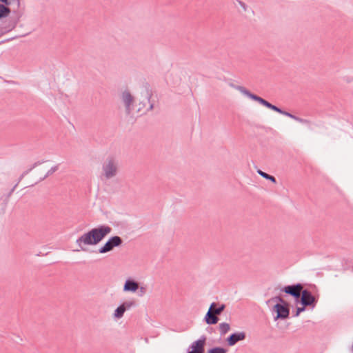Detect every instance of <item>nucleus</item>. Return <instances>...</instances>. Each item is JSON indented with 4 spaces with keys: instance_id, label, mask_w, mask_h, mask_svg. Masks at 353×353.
I'll return each instance as SVG.
<instances>
[{
    "instance_id": "nucleus-1",
    "label": "nucleus",
    "mask_w": 353,
    "mask_h": 353,
    "mask_svg": "<svg viewBox=\"0 0 353 353\" xmlns=\"http://www.w3.org/2000/svg\"><path fill=\"white\" fill-rule=\"evenodd\" d=\"M112 230V228L108 225H99L92 228L77 239L76 243L80 249L76 251L82 250L87 252L88 250L85 245H96L99 244L106 236L111 233Z\"/></svg>"
},
{
    "instance_id": "nucleus-2",
    "label": "nucleus",
    "mask_w": 353,
    "mask_h": 353,
    "mask_svg": "<svg viewBox=\"0 0 353 353\" xmlns=\"http://www.w3.org/2000/svg\"><path fill=\"white\" fill-rule=\"evenodd\" d=\"M231 86L233 87L234 88H235L236 90H239V92H241L243 94L245 95L250 99L258 102L261 105H262L274 112H276L281 114L288 117L295 121H296L299 117L294 114H292V113H290L289 112H287V111L281 109V108H279L275 105L272 104L271 103H270L267 100L264 99L263 98L251 92L249 90H248L247 88H245L243 86L235 85L232 83H231Z\"/></svg>"
},
{
    "instance_id": "nucleus-3",
    "label": "nucleus",
    "mask_w": 353,
    "mask_h": 353,
    "mask_svg": "<svg viewBox=\"0 0 353 353\" xmlns=\"http://www.w3.org/2000/svg\"><path fill=\"white\" fill-rule=\"evenodd\" d=\"M319 296H314L308 289L303 288L299 296V304L314 309L318 302Z\"/></svg>"
},
{
    "instance_id": "nucleus-4",
    "label": "nucleus",
    "mask_w": 353,
    "mask_h": 353,
    "mask_svg": "<svg viewBox=\"0 0 353 353\" xmlns=\"http://www.w3.org/2000/svg\"><path fill=\"white\" fill-rule=\"evenodd\" d=\"M272 312L276 313L274 320H285L289 318L290 314V304L285 302L282 304H274L272 307Z\"/></svg>"
},
{
    "instance_id": "nucleus-5",
    "label": "nucleus",
    "mask_w": 353,
    "mask_h": 353,
    "mask_svg": "<svg viewBox=\"0 0 353 353\" xmlns=\"http://www.w3.org/2000/svg\"><path fill=\"white\" fill-rule=\"evenodd\" d=\"M303 288V284L297 283L292 285H285L280 289V291L292 296L296 304H299V299Z\"/></svg>"
},
{
    "instance_id": "nucleus-6",
    "label": "nucleus",
    "mask_w": 353,
    "mask_h": 353,
    "mask_svg": "<svg viewBox=\"0 0 353 353\" xmlns=\"http://www.w3.org/2000/svg\"><path fill=\"white\" fill-rule=\"evenodd\" d=\"M123 239L119 236H112L101 246L98 252L101 254H105L114 250V248L119 247L123 244Z\"/></svg>"
},
{
    "instance_id": "nucleus-7",
    "label": "nucleus",
    "mask_w": 353,
    "mask_h": 353,
    "mask_svg": "<svg viewBox=\"0 0 353 353\" xmlns=\"http://www.w3.org/2000/svg\"><path fill=\"white\" fill-rule=\"evenodd\" d=\"M207 337L202 335L199 339L192 342L187 350V353H205Z\"/></svg>"
},
{
    "instance_id": "nucleus-8",
    "label": "nucleus",
    "mask_w": 353,
    "mask_h": 353,
    "mask_svg": "<svg viewBox=\"0 0 353 353\" xmlns=\"http://www.w3.org/2000/svg\"><path fill=\"white\" fill-rule=\"evenodd\" d=\"M104 175L107 179L114 176L117 173V165L112 157L107 159V163L103 165Z\"/></svg>"
},
{
    "instance_id": "nucleus-9",
    "label": "nucleus",
    "mask_w": 353,
    "mask_h": 353,
    "mask_svg": "<svg viewBox=\"0 0 353 353\" xmlns=\"http://www.w3.org/2000/svg\"><path fill=\"white\" fill-rule=\"evenodd\" d=\"M245 339L246 333L245 332H235L230 334L225 339V342L227 345L232 347L236 345L238 342L244 341Z\"/></svg>"
},
{
    "instance_id": "nucleus-10",
    "label": "nucleus",
    "mask_w": 353,
    "mask_h": 353,
    "mask_svg": "<svg viewBox=\"0 0 353 353\" xmlns=\"http://www.w3.org/2000/svg\"><path fill=\"white\" fill-rule=\"evenodd\" d=\"M139 288V283L132 278H128L125 280L123 290L124 292H136Z\"/></svg>"
},
{
    "instance_id": "nucleus-11",
    "label": "nucleus",
    "mask_w": 353,
    "mask_h": 353,
    "mask_svg": "<svg viewBox=\"0 0 353 353\" xmlns=\"http://www.w3.org/2000/svg\"><path fill=\"white\" fill-rule=\"evenodd\" d=\"M142 89L143 90V92L145 93V97L148 99V102L150 103V106L147 109V111H150L153 110L154 108V103H151L150 99L152 96V88L150 85V83L147 81H144L142 84Z\"/></svg>"
},
{
    "instance_id": "nucleus-12",
    "label": "nucleus",
    "mask_w": 353,
    "mask_h": 353,
    "mask_svg": "<svg viewBox=\"0 0 353 353\" xmlns=\"http://www.w3.org/2000/svg\"><path fill=\"white\" fill-rule=\"evenodd\" d=\"M122 101L125 105V110L127 113L130 114L131 111L130 105L134 101V97L129 91L125 90L122 93Z\"/></svg>"
},
{
    "instance_id": "nucleus-13",
    "label": "nucleus",
    "mask_w": 353,
    "mask_h": 353,
    "mask_svg": "<svg viewBox=\"0 0 353 353\" xmlns=\"http://www.w3.org/2000/svg\"><path fill=\"white\" fill-rule=\"evenodd\" d=\"M219 321V318L214 314L211 312H207L205 317L204 321L209 325H215Z\"/></svg>"
},
{
    "instance_id": "nucleus-14",
    "label": "nucleus",
    "mask_w": 353,
    "mask_h": 353,
    "mask_svg": "<svg viewBox=\"0 0 353 353\" xmlns=\"http://www.w3.org/2000/svg\"><path fill=\"white\" fill-rule=\"evenodd\" d=\"M220 335L225 336L230 330V325L228 323L223 322L219 325Z\"/></svg>"
},
{
    "instance_id": "nucleus-15",
    "label": "nucleus",
    "mask_w": 353,
    "mask_h": 353,
    "mask_svg": "<svg viewBox=\"0 0 353 353\" xmlns=\"http://www.w3.org/2000/svg\"><path fill=\"white\" fill-rule=\"evenodd\" d=\"M5 4L0 3V20L3 18L7 17L10 13L11 10Z\"/></svg>"
},
{
    "instance_id": "nucleus-16",
    "label": "nucleus",
    "mask_w": 353,
    "mask_h": 353,
    "mask_svg": "<svg viewBox=\"0 0 353 353\" xmlns=\"http://www.w3.org/2000/svg\"><path fill=\"white\" fill-rule=\"evenodd\" d=\"M257 173L261 176L263 178L268 180V181H270L271 182H272L273 183H276V178L272 176V175H270L263 171H262L260 169H258L256 170Z\"/></svg>"
},
{
    "instance_id": "nucleus-17",
    "label": "nucleus",
    "mask_w": 353,
    "mask_h": 353,
    "mask_svg": "<svg viewBox=\"0 0 353 353\" xmlns=\"http://www.w3.org/2000/svg\"><path fill=\"white\" fill-rule=\"evenodd\" d=\"M125 309L119 305L114 311L113 316L116 319H120L123 316Z\"/></svg>"
},
{
    "instance_id": "nucleus-18",
    "label": "nucleus",
    "mask_w": 353,
    "mask_h": 353,
    "mask_svg": "<svg viewBox=\"0 0 353 353\" xmlns=\"http://www.w3.org/2000/svg\"><path fill=\"white\" fill-rule=\"evenodd\" d=\"M228 350L223 347L215 346L208 350L207 353H227Z\"/></svg>"
},
{
    "instance_id": "nucleus-19",
    "label": "nucleus",
    "mask_w": 353,
    "mask_h": 353,
    "mask_svg": "<svg viewBox=\"0 0 353 353\" xmlns=\"http://www.w3.org/2000/svg\"><path fill=\"white\" fill-rule=\"evenodd\" d=\"M285 302H288L287 301L284 300L281 296H275L274 297H272L268 301H266V303L268 304L269 303H275V304H282L285 303Z\"/></svg>"
},
{
    "instance_id": "nucleus-20",
    "label": "nucleus",
    "mask_w": 353,
    "mask_h": 353,
    "mask_svg": "<svg viewBox=\"0 0 353 353\" xmlns=\"http://www.w3.org/2000/svg\"><path fill=\"white\" fill-rule=\"evenodd\" d=\"M136 305V301L134 300L127 301L121 304V306H123L125 309V312L130 310L132 307H135Z\"/></svg>"
},
{
    "instance_id": "nucleus-21",
    "label": "nucleus",
    "mask_w": 353,
    "mask_h": 353,
    "mask_svg": "<svg viewBox=\"0 0 353 353\" xmlns=\"http://www.w3.org/2000/svg\"><path fill=\"white\" fill-rule=\"evenodd\" d=\"M47 161H48L42 160V161H38L35 162L34 163L32 164V165L29 169H28L27 170L24 171L22 173L23 175H24V176L27 175L30 172H31L37 166L45 163V162H47Z\"/></svg>"
},
{
    "instance_id": "nucleus-22",
    "label": "nucleus",
    "mask_w": 353,
    "mask_h": 353,
    "mask_svg": "<svg viewBox=\"0 0 353 353\" xmlns=\"http://www.w3.org/2000/svg\"><path fill=\"white\" fill-rule=\"evenodd\" d=\"M59 169V165H54L53 167H52L48 171V172L46 173V174L40 179L39 181H43L44 179H46L48 176H49L50 175L52 174L54 172H55L57 170Z\"/></svg>"
},
{
    "instance_id": "nucleus-23",
    "label": "nucleus",
    "mask_w": 353,
    "mask_h": 353,
    "mask_svg": "<svg viewBox=\"0 0 353 353\" xmlns=\"http://www.w3.org/2000/svg\"><path fill=\"white\" fill-rule=\"evenodd\" d=\"M217 305L218 307L214 310V313L218 316L225 310L226 305L224 303Z\"/></svg>"
},
{
    "instance_id": "nucleus-24",
    "label": "nucleus",
    "mask_w": 353,
    "mask_h": 353,
    "mask_svg": "<svg viewBox=\"0 0 353 353\" xmlns=\"http://www.w3.org/2000/svg\"><path fill=\"white\" fill-rule=\"evenodd\" d=\"M307 306L302 305L301 307H296V310L293 312V316L296 317L299 316V314L304 312L306 309Z\"/></svg>"
},
{
    "instance_id": "nucleus-25",
    "label": "nucleus",
    "mask_w": 353,
    "mask_h": 353,
    "mask_svg": "<svg viewBox=\"0 0 353 353\" xmlns=\"http://www.w3.org/2000/svg\"><path fill=\"white\" fill-rule=\"evenodd\" d=\"M296 121L301 123L303 124H307V125L311 123V121L310 120L302 119L301 117H298Z\"/></svg>"
},
{
    "instance_id": "nucleus-26",
    "label": "nucleus",
    "mask_w": 353,
    "mask_h": 353,
    "mask_svg": "<svg viewBox=\"0 0 353 353\" xmlns=\"http://www.w3.org/2000/svg\"><path fill=\"white\" fill-rule=\"evenodd\" d=\"M237 2L244 11H247L248 6L243 1L237 0Z\"/></svg>"
},
{
    "instance_id": "nucleus-27",
    "label": "nucleus",
    "mask_w": 353,
    "mask_h": 353,
    "mask_svg": "<svg viewBox=\"0 0 353 353\" xmlns=\"http://www.w3.org/2000/svg\"><path fill=\"white\" fill-rule=\"evenodd\" d=\"M217 305V303L215 302H213L210 304V307L208 309V312H211L212 313H214V310L216 309L215 307Z\"/></svg>"
},
{
    "instance_id": "nucleus-28",
    "label": "nucleus",
    "mask_w": 353,
    "mask_h": 353,
    "mask_svg": "<svg viewBox=\"0 0 353 353\" xmlns=\"http://www.w3.org/2000/svg\"><path fill=\"white\" fill-rule=\"evenodd\" d=\"M139 289H140V294L139 296H142L143 294L145 293L146 289L145 287H140Z\"/></svg>"
},
{
    "instance_id": "nucleus-29",
    "label": "nucleus",
    "mask_w": 353,
    "mask_h": 353,
    "mask_svg": "<svg viewBox=\"0 0 353 353\" xmlns=\"http://www.w3.org/2000/svg\"><path fill=\"white\" fill-rule=\"evenodd\" d=\"M206 331L210 333V334H212V332H214V329L212 327H210V326H208L206 328Z\"/></svg>"
},
{
    "instance_id": "nucleus-30",
    "label": "nucleus",
    "mask_w": 353,
    "mask_h": 353,
    "mask_svg": "<svg viewBox=\"0 0 353 353\" xmlns=\"http://www.w3.org/2000/svg\"><path fill=\"white\" fill-rule=\"evenodd\" d=\"M17 21H14L13 25H12V28H11V29H13V28H15V26H16V25H17Z\"/></svg>"
},
{
    "instance_id": "nucleus-31",
    "label": "nucleus",
    "mask_w": 353,
    "mask_h": 353,
    "mask_svg": "<svg viewBox=\"0 0 353 353\" xmlns=\"http://www.w3.org/2000/svg\"><path fill=\"white\" fill-rule=\"evenodd\" d=\"M25 176L23 175V174H21V176H19V182L22 180V179Z\"/></svg>"
},
{
    "instance_id": "nucleus-32",
    "label": "nucleus",
    "mask_w": 353,
    "mask_h": 353,
    "mask_svg": "<svg viewBox=\"0 0 353 353\" xmlns=\"http://www.w3.org/2000/svg\"><path fill=\"white\" fill-rule=\"evenodd\" d=\"M17 183L13 187V188L10 191V194L14 190L15 188L17 187Z\"/></svg>"
},
{
    "instance_id": "nucleus-33",
    "label": "nucleus",
    "mask_w": 353,
    "mask_h": 353,
    "mask_svg": "<svg viewBox=\"0 0 353 353\" xmlns=\"http://www.w3.org/2000/svg\"><path fill=\"white\" fill-rule=\"evenodd\" d=\"M9 40H10V39H7V41H9ZM6 41V40H5V41H1L0 42V44H1V43H5Z\"/></svg>"
},
{
    "instance_id": "nucleus-34",
    "label": "nucleus",
    "mask_w": 353,
    "mask_h": 353,
    "mask_svg": "<svg viewBox=\"0 0 353 353\" xmlns=\"http://www.w3.org/2000/svg\"><path fill=\"white\" fill-rule=\"evenodd\" d=\"M17 338H19V340L22 341V339L19 336H17Z\"/></svg>"
},
{
    "instance_id": "nucleus-35",
    "label": "nucleus",
    "mask_w": 353,
    "mask_h": 353,
    "mask_svg": "<svg viewBox=\"0 0 353 353\" xmlns=\"http://www.w3.org/2000/svg\"><path fill=\"white\" fill-rule=\"evenodd\" d=\"M352 271H353V266H352Z\"/></svg>"
}]
</instances>
